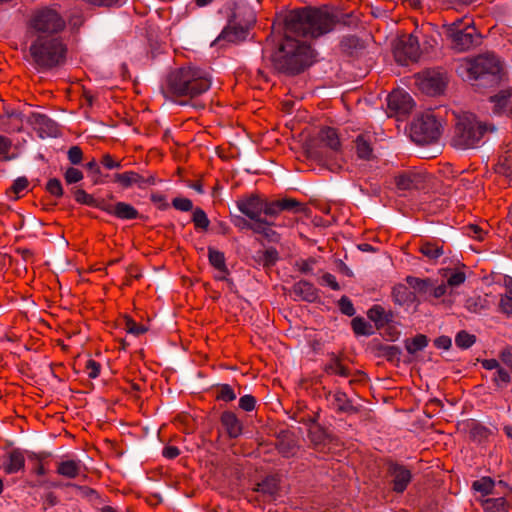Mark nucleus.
Returning <instances> with one entry per match:
<instances>
[{"instance_id":"obj_4","label":"nucleus","mask_w":512,"mask_h":512,"mask_svg":"<svg viewBox=\"0 0 512 512\" xmlns=\"http://www.w3.org/2000/svg\"><path fill=\"white\" fill-rule=\"evenodd\" d=\"M28 37H63L67 23L58 5L34 9L27 20Z\"/></svg>"},{"instance_id":"obj_38","label":"nucleus","mask_w":512,"mask_h":512,"mask_svg":"<svg viewBox=\"0 0 512 512\" xmlns=\"http://www.w3.org/2000/svg\"><path fill=\"white\" fill-rule=\"evenodd\" d=\"M485 512H509L510 505L506 498H487L482 502Z\"/></svg>"},{"instance_id":"obj_17","label":"nucleus","mask_w":512,"mask_h":512,"mask_svg":"<svg viewBox=\"0 0 512 512\" xmlns=\"http://www.w3.org/2000/svg\"><path fill=\"white\" fill-rule=\"evenodd\" d=\"M387 105L395 114L404 116L412 111L414 101L409 93L403 90H394L388 95Z\"/></svg>"},{"instance_id":"obj_9","label":"nucleus","mask_w":512,"mask_h":512,"mask_svg":"<svg viewBox=\"0 0 512 512\" xmlns=\"http://www.w3.org/2000/svg\"><path fill=\"white\" fill-rule=\"evenodd\" d=\"M416 82L423 93L435 96L443 93L448 78L447 74L440 69H428L417 74Z\"/></svg>"},{"instance_id":"obj_62","label":"nucleus","mask_w":512,"mask_h":512,"mask_svg":"<svg viewBox=\"0 0 512 512\" xmlns=\"http://www.w3.org/2000/svg\"><path fill=\"white\" fill-rule=\"evenodd\" d=\"M100 369H101V365L97 361H95L93 359H89L86 362L85 370H86L89 378H91V379L97 378L100 374Z\"/></svg>"},{"instance_id":"obj_43","label":"nucleus","mask_w":512,"mask_h":512,"mask_svg":"<svg viewBox=\"0 0 512 512\" xmlns=\"http://www.w3.org/2000/svg\"><path fill=\"white\" fill-rule=\"evenodd\" d=\"M494 487L495 481L491 477H482L472 483V488L483 496L492 494Z\"/></svg>"},{"instance_id":"obj_25","label":"nucleus","mask_w":512,"mask_h":512,"mask_svg":"<svg viewBox=\"0 0 512 512\" xmlns=\"http://www.w3.org/2000/svg\"><path fill=\"white\" fill-rule=\"evenodd\" d=\"M321 145L329 148L333 153L340 151L341 142L336 129L332 127H323L317 137Z\"/></svg>"},{"instance_id":"obj_49","label":"nucleus","mask_w":512,"mask_h":512,"mask_svg":"<svg viewBox=\"0 0 512 512\" xmlns=\"http://www.w3.org/2000/svg\"><path fill=\"white\" fill-rule=\"evenodd\" d=\"M278 259H279L278 251L273 247H270V248L264 250L263 252L259 253V262L264 267H271V266L275 265V263L278 261Z\"/></svg>"},{"instance_id":"obj_24","label":"nucleus","mask_w":512,"mask_h":512,"mask_svg":"<svg viewBox=\"0 0 512 512\" xmlns=\"http://www.w3.org/2000/svg\"><path fill=\"white\" fill-rule=\"evenodd\" d=\"M291 292L296 298L307 302H313L318 298V292L315 286L305 280L296 282Z\"/></svg>"},{"instance_id":"obj_56","label":"nucleus","mask_w":512,"mask_h":512,"mask_svg":"<svg viewBox=\"0 0 512 512\" xmlns=\"http://www.w3.org/2000/svg\"><path fill=\"white\" fill-rule=\"evenodd\" d=\"M172 206L176 210L188 212L193 209V202L189 198L176 197L172 200Z\"/></svg>"},{"instance_id":"obj_36","label":"nucleus","mask_w":512,"mask_h":512,"mask_svg":"<svg viewBox=\"0 0 512 512\" xmlns=\"http://www.w3.org/2000/svg\"><path fill=\"white\" fill-rule=\"evenodd\" d=\"M114 216L121 220H133L139 217L138 210L126 202L115 204Z\"/></svg>"},{"instance_id":"obj_5","label":"nucleus","mask_w":512,"mask_h":512,"mask_svg":"<svg viewBox=\"0 0 512 512\" xmlns=\"http://www.w3.org/2000/svg\"><path fill=\"white\" fill-rule=\"evenodd\" d=\"M454 133L451 144L457 149H471L478 146L484 134L493 131V126L477 121L476 116L469 112L456 115Z\"/></svg>"},{"instance_id":"obj_8","label":"nucleus","mask_w":512,"mask_h":512,"mask_svg":"<svg viewBox=\"0 0 512 512\" xmlns=\"http://www.w3.org/2000/svg\"><path fill=\"white\" fill-rule=\"evenodd\" d=\"M501 71L502 64L499 58L492 53L477 56L471 61L468 68L471 78L475 80L489 79L491 83L498 82Z\"/></svg>"},{"instance_id":"obj_18","label":"nucleus","mask_w":512,"mask_h":512,"mask_svg":"<svg viewBox=\"0 0 512 512\" xmlns=\"http://www.w3.org/2000/svg\"><path fill=\"white\" fill-rule=\"evenodd\" d=\"M28 122L41 138L56 137L59 134L58 124L45 114L32 113L28 117Z\"/></svg>"},{"instance_id":"obj_64","label":"nucleus","mask_w":512,"mask_h":512,"mask_svg":"<svg viewBox=\"0 0 512 512\" xmlns=\"http://www.w3.org/2000/svg\"><path fill=\"white\" fill-rule=\"evenodd\" d=\"M466 234L476 240L482 241L484 239L485 232L478 225H468L466 227Z\"/></svg>"},{"instance_id":"obj_19","label":"nucleus","mask_w":512,"mask_h":512,"mask_svg":"<svg viewBox=\"0 0 512 512\" xmlns=\"http://www.w3.org/2000/svg\"><path fill=\"white\" fill-rule=\"evenodd\" d=\"M395 184L398 190L419 189L424 184V176L417 172L406 171L395 177Z\"/></svg>"},{"instance_id":"obj_12","label":"nucleus","mask_w":512,"mask_h":512,"mask_svg":"<svg viewBox=\"0 0 512 512\" xmlns=\"http://www.w3.org/2000/svg\"><path fill=\"white\" fill-rule=\"evenodd\" d=\"M254 22V17H252L245 24L238 23L235 17L229 19L228 24L223 28L219 36L215 39L214 44L221 42L238 44L245 41Z\"/></svg>"},{"instance_id":"obj_60","label":"nucleus","mask_w":512,"mask_h":512,"mask_svg":"<svg viewBox=\"0 0 512 512\" xmlns=\"http://www.w3.org/2000/svg\"><path fill=\"white\" fill-rule=\"evenodd\" d=\"M499 361L512 371V346L507 345L499 352Z\"/></svg>"},{"instance_id":"obj_3","label":"nucleus","mask_w":512,"mask_h":512,"mask_svg":"<svg viewBox=\"0 0 512 512\" xmlns=\"http://www.w3.org/2000/svg\"><path fill=\"white\" fill-rule=\"evenodd\" d=\"M28 61L38 72H48L65 64L68 46L64 37H28Z\"/></svg>"},{"instance_id":"obj_54","label":"nucleus","mask_w":512,"mask_h":512,"mask_svg":"<svg viewBox=\"0 0 512 512\" xmlns=\"http://www.w3.org/2000/svg\"><path fill=\"white\" fill-rule=\"evenodd\" d=\"M46 191L56 198H61L64 194L62 184L59 179L51 178L46 183Z\"/></svg>"},{"instance_id":"obj_46","label":"nucleus","mask_w":512,"mask_h":512,"mask_svg":"<svg viewBox=\"0 0 512 512\" xmlns=\"http://www.w3.org/2000/svg\"><path fill=\"white\" fill-rule=\"evenodd\" d=\"M476 342V336L466 330L459 331L455 336V344L460 349H468Z\"/></svg>"},{"instance_id":"obj_1","label":"nucleus","mask_w":512,"mask_h":512,"mask_svg":"<svg viewBox=\"0 0 512 512\" xmlns=\"http://www.w3.org/2000/svg\"><path fill=\"white\" fill-rule=\"evenodd\" d=\"M341 22L333 7L306 6L291 10L285 17L284 36L270 54L275 72L294 76L312 64L311 45L299 37L316 39L332 32Z\"/></svg>"},{"instance_id":"obj_32","label":"nucleus","mask_w":512,"mask_h":512,"mask_svg":"<svg viewBox=\"0 0 512 512\" xmlns=\"http://www.w3.org/2000/svg\"><path fill=\"white\" fill-rule=\"evenodd\" d=\"M368 318L373 321L377 328L382 327L392 319V313H387L381 305H373L367 312Z\"/></svg>"},{"instance_id":"obj_44","label":"nucleus","mask_w":512,"mask_h":512,"mask_svg":"<svg viewBox=\"0 0 512 512\" xmlns=\"http://www.w3.org/2000/svg\"><path fill=\"white\" fill-rule=\"evenodd\" d=\"M192 222L194 223L195 229L202 231H207L210 225V220L206 212L200 207L193 210Z\"/></svg>"},{"instance_id":"obj_48","label":"nucleus","mask_w":512,"mask_h":512,"mask_svg":"<svg viewBox=\"0 0 512 512\" xmlns=\"http://www.w3.org/2000/svg\"><path fill=\"white\" fill-rule=\"evenodd\" d=\"M490 435H491L490 429L481 424H474L472 426V428L470 429L471 439L478 443H482V442L486 441Z\"/></svg>"},{"instance_id":"obj_61","label":"nucleus","mask_w":512,"mask_h":512,"mask_svg":"<svg viewBox=\"0 0 512 512\" xmlns=\"http://www.w3.org/2000/svg\"><path fill=\"white\" fill-rule=\"evenodd\" d=\"M339 309L344 315L349 317L353 316L356 312L353 303L347 296H342L339 300Z\"/></svg>"},{"instance_id":"obj_51","label":"nucleus","mask_w":512,"mask_h":512,"mask_svg":"<svg viewBox=\"0 0 512 512\" xmlns=\"http://www.w3.org/2000/svg\"><path fill=\"white\" fill-rule=\"evenodd\" d=\"M75 201L79 204L94 207L98 205V199L94 198L91 194H88L84 189H77L74 192Z\"/></svg>"},{"instance_id":"obj_33","label":"nucleus","mask_w":512,"mask_h":512,"mask_svg":"<svg viewBox=\"0 0 512 512\" xmlns=\"http://www.w3.org/2000/svg\"><path fill=\"white\" fill-rule=\"evenodd\" d=\"M355 149L360 159L369 160L372 157L373 149L367 134H359L355 139Z\"/></svg>"},{"instance_id":"obj_7","label":"nucleus","mask_w":512,"mask_h":512,"mask_svg":"<svg viewBox=\"0 0 512 512\" xmlns=\"http://www.w3.org/2000/svg\"><path fill=\"white\" fill-rule=\"evenodd\" d=\"M440 135L441 123L431 113L422 114L411 123L410 137L419 145L434 143Z\"/></svg>"},{"instance_id":"obj_28","label":"nucleus","mask_w":512,"mask_h":512,"mask_svg":"<svg viewBox=\"0 0 512 512\" xmlns=\"http://www.w3.org/2000/svg\"><path fill=\"white\" fill-rule=\"evenodd\" d=\"M505 293L500 296L499 311L507 316H512V277H504Z\"/></svg>"},{"instance_id":"obj_47","label":"nucleus","mask_w":512,"mask_h":512,"mask_svg":"<svg viewBox=\"0 0 512 512\" xmlns=\"http://www.w3.org/2000/svg\"><path fill=\"white\" fill-rule=\"evenodd\" d=\"M12 145L10 138L0 135V161L7 162L16 157L15 154L11 153Z\"/></svg>"},{"instance_id":"obj_37","label":"nucleus","mask_w":512,"mask_h":512,"mask_svg":"<svg viewBox=\"0 0 512 512\" xmlns=\"http://www.w3.org/2000/svg\"><path fill=\"white\" fill-rule=\"evenodd\" d=\"M419 252L429 260H437L444 254L443 246L431 241L422 242Z\"/></svg>"},{"instance_id":"obj_21","label":"nucleus","mask_w":512,"mask_h":512,"mask_svg":"<svg viewBox=\"0 0 512 512\" xmlns=\"http://www.w3.org/2000/svg\"><path fill=\"white\" fill-rule=\"evenodd\" d=\"M220 423L230 438H238L243 432V424L232 411H224L220 416Z\"/></svg>"},{"instance_id":"obj_31","label":"nucleus","mask_w":512,"mask_h":512,"mask_svg":"<svg viewBox=\"0 0 512 512\" xmlns=\"http://www.w3.org/2000/svg\"><path fill=\"white\" fill-rule=\"evenodd\" d=\"M254 490L268 497H275L279 491V479L276 476H267Z\"/></svg>"},{"instance_id":"obj_16","label":"nucleus","mask_w":512,"mask_h":512,"mask_svg":"<svg viewBox=\"0 0 512 512\" xmlns=\"http://www.w3.org/2000/svg\"><path fill=\"white\" fill-rule=\"evenodd\" d=\"M112 181L123 189H128L132 186L144 189L155 184V177L151 174L144 176L135 171H125L123 173H115Z\"/></svg>"},{"instance_id":"obj_63","label":"nucleus","mask_w":512,"mask_h":512,"mask_svg":"<svg viewBox=\"0 0 512 512\" xmlns=\"http://www.w3.org/2000/svg\"><path fill=\"white\" fill-rule=\"evenodd\" d=\"M100 162L106 169L109 170L120 169L122 167L121 161L114 159V157L108 153L102 156Z\"/></svg>"},{"instance_id":"obj_29","label":"nucleus","mask_w":512,"mask_h":512,"mask_svg":"<svg viewBox=\"0 0 512 512\" xmlns=\"http://www.w3.org/2000/svg\"><path fill=\"white\" fill-rule=\"evenodd\" d=\"M56 472L69 479H75L81 472L80 460H65L57 464Z\"/></svg>"},{"instance_id":"obj_27","label":"nucleus","mask_w":512,"mask_h":512,"mask_svg":"<svg viewBox=\"0 0 512 512\" xmlns=\"http://www.w3.org/2000/svg\"><path fill=\"white\" fill-rule=\"evenodd\" d=\"M324 371L329 375H338L340 377H350L351 369L342 363V360L332 354L330 360L325 364Z\"/></svg>"},{"instance_id":"obj_6","label":"nucleus","mask_w":512,"mask_h":512,"mask_svg":"<svg viewBox=\"0 0 512 512\" xmlns=\"http://www.w3.org/2000/svg\"><path fill=\"white\" fill-rule=\"evenodd\" d=\"M443 30L446 38L450 41L452 49L457 52L468 51L480 43L481 36L473 26L472 20L467 17L444 24Z\"/></svg>"},{"instance_id":"obj_42","label":"nucleus","mask_w":512,"mask_h":512,"mask_svg":"<svg viewBox=\"0 0 512 512\" xmlns=\"http://www.w3.org/2000/svg\"><path fill=\"white\" fill-rule=\"evenodd\" d=\"M379 355L389 362H399L402 354L401 349L395 345L381 344L378 346Z\"/></svg>"},{"instance_id":"obj_39","label":"nucleus","mask_w":512,"mask_h":512,"mask_svg":"<svg viewBox=\"0 0 512 512\" xmlns=\"http://www.w3.org/2000/svg\"><path fill=\"white\" fill-rule=\"evenodd\" d=\"M464 307L470 312L479 314L489 307V302L485 297L480 295L468 297L465 300Z\"/></svg>"},{"instance_id":"obj_35","label":"nucleus","mask_w":512,"mask_h":512,"mask_svg":"<svg viewBox=\"0 0 512 512\" xmlns=\"http://www.w3.org/2000/svg\"><path fill=\"white\" fill-rule=\"evenodd\" d=\"M511 372L507 367L500 366L491 378L496 390L506 388L512 382Z\"/></svg>"},{"instance_id":"obj_50","label":"nucleus","mask_w":512,"mask_h":512,"mask_svg":"<svg viewBox=\"0 0 512 512\" xmlns=\"http://www.w3.org/2000/svg\"><path fill=\"white\" fill-rule=\"evenodd\" d=\"M512 93L510 90H502L496 95L492 96L491 102L495 103V112H500L504 107L507 106L508 101L511 97Z\"/></svg>"},{"instance_id":"obj_14","label":"nucleus","mask_w":512,"mask_h":512,"mask_svg":"<svg viewBox=\"0 0 512 512\" xmlns=\"http://www.w3.org/2000/svg\"><path fill=\"white\" fill-rule=\"evenodd\" d=\"M231 222L240 230H251L253 233L261 235L268 240H272L276 235V232L272 229V226L275 225L274 221L258 220L256 222L249 221L240 215H232Z\"/></svg>"},{"instance_id":"obj_11","label":"nucleus","mask_w":512,"mask_h":512,"mask_svg":"<svg viewBox=\"0 0 512 512\" xmlns=\"http://www.w3.org/2000/svg\"><path fill=\"white\" fill-rule=\"evenodd\" d=\"M420 54L418 38L413 34L400 37L394 48L395 60L401 65L418 61Z\"/></svg>"},{"instance_id":"obj_41","label":"nucleus","mask_w":512,"mask_h":512,"mask_svg":"<svg viewBox=\"0 0 512 512\" xmlns=\"http://www.w3.org/2000/svg\"><path fill=\"white\" fill-rule=\"evenodd\" d=\"M215 398L217 401L232 402L237 398V393L229 384H218L215 386Z\"/></svg>"},{"instance_id":"obj_20","label":"nucleus","mask_w":512,"mask_h":512,"mask_svg":"<svg viewBox=\"0 0 512 512\" xmlns=\"http://www.w3.org/2000/svg\"><path fill=\"white\" fill-rule=\"evenodd\" d=\"M328 400L330 401L331 407L337 413L355 414L358 412V409L352 404V401L349 399L345 392H330Z\"/></svg>"},{"instance_id":"obj_45","label":"nucleus","mask_w":512,"mask_h":512,"mask_svg":"<svg viewBox=\"0 0 512 512\" xmlns=\"http://www.w3.org/2000/svg\"><path fill=\"white\" fill-rule=\"evenodd\" d=\"M353 332L356 335L370 336L374 333L373 327L362 317H356L351 321Z\"/></svg>"},{"instance_id":"obj_13","label":"nucleus","mask_w":512,"mask_h":512,"mask_svg":"<svg viewBox=\"0 0 512 512\" xmlns=\"http://www.w3.org/2000/svg\"><path fill=\"white\" fill-rule=\"evenodd\" d=\"M387 474L390 477L392 491L402 494L412 481V471L405 465L396 461L387 462Z\"/></svg>"},{"instance_id":"obj_59","label":"nucleus","mask_w":512,"mask_h":512,"mask_svg":"<svg viewBox=\"0 0 512 512\" xmlns=\"http://www.w3.org/2000/svg\"><path fill=\"white\" fill-rule=\"evenodd\" d=\"M256 398L253 395L247 394L239 399V408L245 412H251L255 409Z\"/></svg>"},{"instance_id":"obj_23","label":"nucleus","mask_w":512,"mask_h":512,"mask_svg":"<svg viewBox=\"0 0 512 512\" xmlns=\"http://www.w3.org/2000/svg\"><path fill=\"white\" fill-rule=\"evenodd\" d=\"M208 260L212 267H214L221 275L217 276V280L229 281L227 275H229V269L226 265V258L223 252L215 249L214 247H208Z\"/></svg>"},{"instance_id":"obj_10","label":"nucleus","mask_w":512,"mask_h":512,"mask_svg":"<svg viewBox=\"0 0 512 512\" xmlns=\"http://www.w3.org/2000/svg\"><path fill=\"white\" fill-rule=\"evenodd\" d=\"M239 211L252 221L270 220L267 217L269 200L261 198L258 194H250L236 201Z\"/></svg>"},{"instance_id":"obj_53","label":"nucleus","mask_w":512,"mask_h":512,"mask_svg":"<svg viewBox=\"0 0 512 512\" xmlns=\"http://www.w3.org/2000/svg\"><path fill=\"white\" fill-rule=\"evenodd\" d=\"M451 273L447 278V285L450 287H458L466 280V274L461 269L450 270Z\"/></svg>"},{"instance_id":"obj_55","label":"nucleus","mask_w":512,"mask_h":512,"mask_svg":"<svg viewBox=\"0 0 512 512\" xmlns=\"http://www.w3.org/2000/svg\"><path fill=\"white\" fill-rule=\"evenodd\" d=\"M360 46V41L356 36H345L340 42L342 51L352 53L354 49Z\"/></svg>"},{"instance_id":"obj_22","label":"nucleus","mask_w":512,"mask_h":512,"mask_svg":"<svg viewBox=\"0 0 512 512\" xmlns=\"http://www.w3.org/2000/svg\"><path fill=\"white\" fill-rule=\"evenodd\" d=\"M391 297L393 302L399 306L409 307L417 302L415 292L410 290L409 286L398 283L392 288Z\"/></svg>"},{"instance_id":"obj_57","label":"nucleus","mask_w":512,"mask_h":512,"mask_svg":"<svg viewBox=\"0 0 512 512\" xmlns=\"http://www.w3.org/2000/svg\"><path fill=\"white\" fill-rule=\"evenodd\" d=\"M64 178L67 184H74L83 179V173L74 167H69L64 173Z\"/></svg>"},{"instance_id":"obj_15","label":"nucleus","mask_w":512,"mask_h":512,"mask_svg":"<svg viewBox=\"0 0 512 512\" xmlns=\"http://www.w3.org/2000/svg\"><path fill=\"white\" fill-rule=\"evenodd\" d=\"M306 205L294 198L284 197L276 200L269 201L267 217L273 221L280 213L286 211L294 214L304 213Z\"/></svg>"},{"instance_id":"obj_30","label":"nucleus","mask_w":512,"mask_h":512,"mask_svg":"<svg viewBox=\"0 0 512 512\" xmlns=\"http://www.w3.org/2000/svg\"><path fill=\"white\" fill-rule=\"evenodd\" d=\"M276 449L285 458L294 457L298 451L297 441L290 436L279 437L276 443Z\"/></svg>"},{"instance_id":"obj_58","label":"nucleus","mask_w":512,"mask_h":512,"mask_svg":"<svg viewBox=\"0 0 512 512\" xmlns=\"http://www.w3.org/2000/svg\"><path fill=\"white\" fill-rule=\"evenodd\" d=\"M68 160L73 165H78L83 160V151L79 146H72L67 152Z\"/></svg>"},{"instance_id":"obj_52","label":"nucleus","mask_w":512,"mask_h":512,"mask_svg":"<svg viewBox=\"0 0 512 512\" xmlns=\"http://www.w3.org/2000/svg\"><path fill=\"white\" fill-rule=\"evenodd\" d=\"M124 321H125V330L130 334L139 336V335L144 334L147 331V328L144 325L138 324L134 319H132L129 316H125Z\"/></svg>"},{"instance_id":"obj_34","label":"nucleus","mask_w":512,"mask_h":512,"mask_svg":"<svg viewBox=\"0 0 512 512\" xmlns=\"http://www.w3.org/2000/svg\"><path fill=\"white\" fill-rule=\"evenodd\" d=\"M405 281L415 293L426 294L433 288V280L430 278L422 279L409 275L405 278Z\"/></svg>"},{"instance_id":"obj_2","label":"nucleus","mask_w":512,"mask_h":512,"mask_svg":"<svg viewBox=\"0 0 512 512\" xmlns=\"http://www.w3.org/2000/svg\"><path fill=\"white\" fill-rule=\"evenodd\" d=\"M210 87L211 79L205 71L195 67H181L167 75L161 92L166 99L186 105Z\"/></svg>"},{"instance_id":"obj_40","label":"nucleus","mask_w":512,"mask_h":512,"mask_svg":"<svg viewBox=\"0 0 512 512\" xmlns=\"http://www.w3.org/2000/svg\"><path fill=\"white\" fill-rule=\"evenodd\" d=\"M428 342L426 335L418 334L411 339L405 340V348L409 354L414 355L417 352L422 351L428 345Z\"/></svg>"},{"instance_id":"obj_26","label":"nucleus","mask_w":512,"mask_h":512,"mask_svg":"<svg viewBox=\"0 0 512 512\" xmlns=\"http://www.w3.org/2000/svg\"><path fill=\"white\" fill-rule=\"evenodd\" d=\"M25 457L20 449H13L8 454V459L4 464L6 474H14L24 469Z\"/></svg>"}]
</instances>
